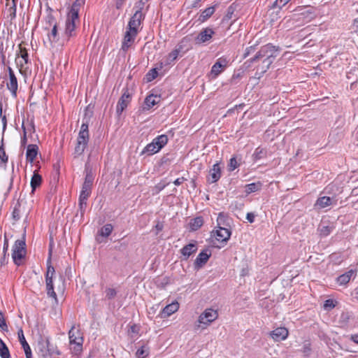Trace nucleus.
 <instances>
[{"label":"nucleus","instance_id":"nucleus-1","mask_svg":"<svg viewBox=\"0 0 358 358\" xmlns=\"http://www.w3.org/2000/svg\"><path fill=\"white\" fill-rule=\"evenodd\" d=\"M144 5L145 3L142 0L136 3L135 7L137 9L128 22L121 48L124 52L127 51L133 45L138 34L141 29V25L145 18V15L142 13Z\"/></svg>","mask_w":358,"mask_h":358},{"label":"nucleus","instance_id":"nucleus-2","mask_svg":"<svg viewBox=\"0 0 358 358\" xmlns=\"http://www.w3.org/2000/svg\"><path fill=\"white\" fill-rule=\"evenodd\" d=\"M85 4V0H76L67 15L65 29L62 36V44L68 42L71 37L76 35V28L80 22L79 12L80 8Z\"/></svg>","mask_w":358,"mask_h":358},{"label":"nucleus","instance_id":"nucleus-3","mask_svg":"<svg viewBox=\"0 0 358 358\" xmlns=\"http://www.w3.org/2000/svg\"><path fill=\"white\" fill-rule=\"evenodd\" d=\"M278 51V47L273 45L271 43H268L261 47L255 56L250 59L251 62L262 59V65L257 67V71H260V73H256V75H258L259 78L270 68V66L273 62L274 59L276 57V52Z\"/></svg>","mask_w":358,"mask_h":358},{"label":"nucleus","instance_id":"nucleus-4","mask_svg":"<svg viewBox=\"0 0 358 358\" xmlns=\"http://www.w3.org/2000/svg\"><path fill=\"white\" fill-rule=\"evenodd\" d=\"M89 125L87 122L81 124L80 131L76 140V144L73 152L74 158H78L83 155L89 142Z\"/></svg>","mask_w":358,"mask_h":358},{"label":"nucleus","instance_id":"nucleus-5","mask_svg":"<svg viewBox=\"0 0 358 358\" xmlns=\"http://www.w3.org/2000/svg\"><path fill=\"white\" fill-rule=\"evenodd\" d=\"M218 317L217 310L212 308L206 309L198 317L195 324V329H206L210 324Z\"/></svg>","mask_w":358,"mask_h":358},{"label":"nucleus","instance_id":"nucleus-6","mask_svg":"<svg viewBox=\"0 0 358 358\" xmlns=\"http://www.w3.org/2000/svg\"><path fill=\"white\" fill-rule=\"evenodd\" d=\"M25 236L24 235L22 239L17 240L12 250V257L13 262L17 266H20L22 263V259L26 255V243H25Z\"/></svg>","mask_w":358,"mask_h":358},{"label":"nucleus","instance_id":"nucleus-7","mask_svg":"<svg viewBox=\"0 0 358 358\" xmlns=\"http://www.w3.org/2000/svg\"><path fill=\"white\" fill-rule=\"evenodd\" d=\"M69 343L71 345H75L73 352L75 354L80 353L83 350V337L80 329L75 327L69 331Z\"/></svg>","mask_w":358,"mask_h":358},{"label":"nucleus","instance_id":"nucleus-8","mask_svg":"<svg viewBox=\"0 0 358 358\" xmlns=\"http://www.w3.org/2000/svg\"><path fill=\"white\" fill-rule=\"evenodd\" d=\"M38 347V353L43 358H52L55 355H60L59 352L50 344L48 338L39 341Z\"/></svg>","mask_w":358,"mask_h":358},{"label":"nucleus","instance_id":"nucleus-9","mask_svg":"<svg viewBox=\"0 0 358 358\" xmlns=\"http://www.w3.org/2000/svg\"><path fill=\"white\" fill-rule=\"evenodd\" d=\"M55 268L52 266H48V269L45 275V284L48 296L54 299L55 301L57 302V294L55 292L53 285V276L55 275Z\"/></svg>","mask_w":358,"mask_h":358},{"label":"nucleus","instance_id":"nucleus-10","mask_svg":"<svg viewBox=\"0 0 358 358\" xmlns=\"http://www.w3.org/2000/svg\"><path fill=\"white\" fill-rule=\"evenodd\" d=\"M92 187L87 185H82V189L79 196V210L80 212V216L83 217L85 214V209L87 207V201L88 198L92 194Z\"/></svg>","mask_w":358,"mask_h":358},{"label":"nucleus","instance_id":"nucleus-11","mask_svg":"<svg viewBox=\"0 0 358 358\" xmlns=\"http://www.w3.org/2000/svg\"><path fill=\"white\" fill-rule=\"evenodd\" d=\"M293 14V20H302L303 23H307L313 18V12L309 7H298Z\"/></svg>","mask_w":358,"mask_h":358},{"label":"nucleus","instance_id":"nucleus-12","mask_svg":"<svg viewBox=\"0 0 358 358\" xmlns=\"http://www.w3.org/2000/svg\"><path fill=\"white\" fill-rule=\"evenodd\" d=\"M215 31L210 27H206L203 29L195 38V43L201 45L206 43H209L213 36L215 35Z\"/></svg>","mask_w":358,"mask_h":358},{"label":"nucleus","instance_id":"nucleus-13","mask_svg":"<svg viewBox=\"0 0 358 358\" xmlns=\"http://www.w3.org/2000/svg\"><path fill=\"white\" fill-rule=\"evenodd\" d=\"M189 41V39L187 37H184L180 42L177 45L176 48L172 50L167 56V62L168 64L175 62L178 58L179 53L182 51L185 43Z\"/></svg>","mask_w":358,"mask_h":358},{"label":"nucleus","instance_id":"nucleus-14","mask_svg":"<svg viewBox=\"0 0 358 358\" xmlns=\"http://www.w3.org/2000/svg\"><path fill=\"white\" fill-rule=\"evenodd\" d=\"M217 228L213 231V236L218 242L226 243L230 238L231 231L224 227H217Z\"/></svg>","mask_w":358,"mask_h":358},{"label":"nucleus","instance_id":"nucleus-15","mask_svg":"<svg viewBox=\"0 0 358 358\" xmlns=\"http://www.w3.org/2000/svg\"><path fill=\"white\" fill-rule=\"evenodd\" d=\"M8 71L9 80L7 82L6 86H7L8 90L11 92V94L14 97H16L17 90V87H18L17 80L14 73V71L10 66L8 67Z\"/></svg>","mask_w":358,"mask_h":358},{"label":"nucleus","instance_id":"nucleus-16","mask_svg":"<svg viewBox=\"0 0 358 358\" xmlns=\"http://www.w3.org/2000/svg\"><path fill=\"white\" fill-rule=\"evenodd\" d=\"M131 94L128 89H124L120 99L118 101L116 107V111L118 114H121L123 110L127 107V105L131 101Z\"/></svg>","mask_w":358,"mask_h":358},{"label":"nucleus","instance_id":"nucleus-17","mask_svg":"<svg viewBox=\"0 0 358 358\" xmlns=\"http://www.w3.org/2000/svg\"><path fill=\"white\" fill-rule=\"evenodd\" d=\"M270 336L275 342L285 340L289 336V331L285 327H278L270 332Z\"/></svg>","mask_w":358,"mask_h":358},{"label":"nucleus","instance_id":"nucleus-18","mask_svg":"<svg viewBox=\"0 0 358 358\" xmlns=\"http://www.w3.org/2000/svg\"><path fill=\"white\" fill-rule=\"evenodd\" d=\"M228 61L226 58L220 57L216 62L213 65L210 71V73L214 78L217 77L220 74L224 69L227 67Z\"/></svg>","mask_w":358,"mask_h":358},{"label":"nucleus","instance_id":"nucleus-19","mask_svg":"<svg viewBox=\"0 0 358 358\" xmlns=\"http://www.w3.org/2000/svg\"><path fill=\"white\" fill-rule=\"evenodd\" d=\"M336 203V200L334 197L324 196L319 197L314 206L316 208L322 209Z\"/></svg>","mask_w":358,"mask_h":358},{"label":"nucleus","instance_id":"nucleus-20","mask_svg":"<svg viewBox=\"0 0 358 358\" xmlns=\"http://www.w3.org/2000/svg\"><path fill=\"white\" fill-rule=\"evenodd\" d=\"M210 256L211 252L208 250L201 251L194 261L195 268H199L202 267L208 262Z\"/></svg>","mask_w":358,"mask_h":358},{"label":"nucleus","instance_id":"nucleus-21","mask_svg":"<svg viewBox=\"0 0 358 358\" xmlns=\"http://www.w3.org/2000/svg\"><path fill=\"white\" fill-rule=\"evenodd\" d=\"M221 177V169L219 163L215 164L210 169L208 181L210 183L216 182Z\"/></svg>","mask_w":358,"mask_h":358},{"label":"nucleus","instance_id":"nucleus-22","mask_svg":"<svg viewBox=\"0 0 358 358\" xmlns=\"http://www.w3.org/2000/svg\"><path fill=\"white\" fill-rule=\"evenodd\" d=\"M357 270L356 269H350L348 271L345 272V273L340 275L336 278V282L340 285H347L351 278L353 277L354 278L356 276Z\"/></svg>","mask_w":358,"mask_h":358},{"label":"nucleus","instance_id":"nucleus-23","mask_svg":"<svg viewBox=\"0 0 358 358\" xmlns=\"http://www.w3.org/2000/svg\"><path fill=\"white\" fill-rule=\"evenodd\" d=\"M197 251V245L196 243H191L185 245L181 250L180 252L183 256V259L187 260L191 255Z\"/></svg>","mask_w":358,"mask_h":358},{"label":"nucleus","instance_id":"nucleus-24","mask_svg":"<svg viewBox=\"0 0 358 358\" xmlns=\"http://www.w3.org/2000/svg\"><path fill=\"white\" fill-rule=\"evenodd\" d=\"M38 151V148L35 144H30L27 146L26 158L28 162L32 163L36 159Z\"/></svg>","mask_w":358,"mask_h":358},{"label":"nucleus","instance_id":"nucleus-25","mask_svg":"<svg viewBox=\"0 0 358 358\" xmlns=\"http://www.w3.org/2000/svg\"><path fill=\"white\" fill-rule=\"evenodd\" d=\"M179 308V303L177 301L172 302L166 305L162 310V313L164 315L162 317H169L178 311Z\"/></svg>","mask_w":358,"mask_h":358},{"label":"nucleus","instance_id":"nucleus-26","mask_svg":"<svg viewBox=\"0 0 358 358\" xmlns=\"http://www.w3.org/2000/svg\"><path fill=\"white\" fill-rule=\"evenodd\" d=\"M216 8V5L210 6L208 8H206L204 9L200 14L198 21L200 23H203L206 22L207 20H208L213 14L215 13Z\"/></svg>","mask_w":358,"mask_h":358},{"label":"nucleus","instance_id":"nucleus-27","mask_svg":"<svg viewBox=\"0 0 358 358\" xmlns=\"http://www.w3.org/2000/svg\"><path fill=\"white\" fill-rule=\"evenodd\" d=\"M159 99H160V97L157 95H154V94L148 95L145 99V108L147 110L150 109L152 107H153L154 106H155L156 104L158 103V102L159 101Z\"/></svg>","mask_w":358,"mask_h":358},{"label":"nucleus","instance_id":"nucleus-28","mask_svg":"<svg viewBox=\"0 0 358 358\" xmlns=\"http://www.w3.org/2000/svg\"><path fill=\"white\" fill-rule=\"evenodd\" d=\"M6 1V6H8V8H7L8 17L10 18V20H13L16 17V7L17 0H12L11 2H10V0Z\"/></svg>","mask_w":358,"mask_h":358},{"label":"nucleus","instance_id":"nucleus-29","mask_svg":"<svg viewBox=\"0 0 358 358\" xmlns=\"http://www.w3.org/2000/svg\"><path fill=\"white\" fill-rule=\"evenodd\" d=\"M203 217L199 216L190 220L189 225L192 231H196L203 225Z\"/></svg>","mask_w":358,"mask_h":358},{"label":"nucleus","instance_id":"nucleus-30","mask_svg":"<svg viewBox=\"0 0 358 358\" xmlns=\"http://www.w3.org/2000/svg\"><path fill=\"white\" fill-rule=\"evenodd\" d=\"M152 141L158 149L161 150L168 142V137L165 134L159 135L155 138Z\"/></svg>","mask_w":358,"mask_h":358},{"label":"nucleus","instance_id":"nucleus-31","mask_svg":"<svg viewBox=\"0 0 358 358\" xmlns=\"http://www.w3.org/2000/svg\"><path fill=\"white\" fill-rule=\"evenodd\" d=\"M42 182V177L38 173L34 172L31 180V192H34Z\"/></svg>","mask_w":358,"mask_h":358},{"label":"nucleus","instance_id":"nucleus-32","mask_svg":"<svg viewBox=\"0 0 358 358\" xmlns=\"http://www.w3.org/2000/svg\"><path fill=\"white\" fill-rule=\"evenodd\" d=\"M85 173L86 174H85V180H84V182L83 185L92 187L93 182L94 180V176L92 173V170L89 169L87 168V165L85 166Z\"/></svg>","mask_w":358,"mask_h":358},{"label":"nucleus","instance_id":"nucleus-33","mask_svg":"<svg viewBox=\"0 0 358 358\" xmlns=\"http://www.w3.org/2000/svg\"><path fill=\"white\" fill-rule=\"evenodd\" d=\"M20 52L21 55V59L19 60V57L15 59L16 63L20 64L21 66H23L24 64H27L28 62V52L25 48H22L21 45H20Z\"/></svg>","mask_w":358,"mask_h":358},{"label":"nucleus","instance_id":"nucleus-34","mask_svg":"<svg viewBox=\"0 0 358 358\" xmlns=\"http://www.w3.org/2000/svg\"><path fill=\"white\" fill-rule=\"evenodd\" d=\"M17 334H18V338H19V341L24 350V352H28V351H31V348L28 344V343L27 342L26 339H25V337L24 336V333H23V330L22 329H20L18 330V332H17Z\"/></svg>","mask_w":358,"mask_h":358},{"label":"nucleus","instance_id":"nucleus-35","mask_svg":"<svg viewBox=\"0 0 358 358\" xmlns=\"http://www.w3.org/2000/svg\"><path fill=\"white\" fill-rule=\"evenodd\" d=\"M262 187L261 182H258L257 183L252 182L248 184L245 186V192L246 194H250L252 192H257Z\"/></svg>","mask_w":358,"mask_h":358},{"label":"nucleus","instance_id":"nucleus-36","mask_svg":"<svg viewBox=\"0 0 358 358\" xmlns=\"http://www.w3.org/2000/svg\"><path fill=\"white\" fill-rule=\"evenodd\" d=\"M160 150L157 148L156 145L152 141L150 143L148 144L143 149V153H147L150 155L155 154L158 152Z\"/></svg>","mask_w":358,"mask_h":358},{"label":"nucleus","instance_id":"nucleus-37","mask_svg":"<svg viewBox=\"0 0 358 358\" xmlns=\"http://www.w3.org/2000/svg\"><path fill=\"white\" fill-rule=\"evenodd\" d=\"M113 229L112 224H106L101 228L99 233L103 237H108L112 233Z\"/></svg>","mask_w":358,"mask_h":358},{"label":"nucleus","instance_id":"nucleus-38","mask_svg":"<svg viewBox=\"0 0 358 358\" xmlns=\"http://www.w3.org/2000/svg\"><path fill=\"white\" fill-rule=\"evenodd\" d=\"M0 356L1 358H10V352L8 347L0 338Z\"/></svg>","mask_w":358,"mask_h":358},{"label":"nucleus","instance_id":"nucleus-39","mask_svg":"<svg viewBox=\"0 0 358 358\" xmlns=\"http://www.w3.org/2000/svg\"><path fill=\"white\" fill-rule=\"evenodd\" d=\"M301 352L305 357H310L312 352V349L311 343L309 341H305L303 342Z\"/></svg>","mask_w":358,"mask_h":358},{"label":"nucleus","instance_id":"nucleus-40","mask_svg":"<svg viewBox=\"0 0 358 358\" xmlns=\"http://www.w3.org/2000/svg\"><path fill=\"white\" fill-rule=\"evenodd\" d=\"M48 38L51 42L58 41L59 36H58L57 24H54V26H52V29L51 31L48 34Z\"/></svg>","mask_w":358,"mask_h":358},{"label":"nucleus","instance_id":"nucleus-41","mask_svg":"<svg viewBox=\"0 0 358 358\" xmlns=\"http://www.w3.org/2000/svg\"><path fill=\"white\" fill-rule=\"evenodd\" d=\"M20 208H21V202L20 201H17L14 207L13 213H12L13 218L15 220H18L20 218V214H21Z\"/></svg>","mask_w":358,"mask_h":358},{"label":"nucleus","instance_id":"nucleus-42","mask_svg":"<svg viewBox=\"0 0 358 358\" xmlns=\"http://www.w3.org/2000/svg\"><path fill=\"white\" fill-rule=\"evenodd\" d=\"M266 157V151L263 148H257L254 154H253V157L255 159V160H259L260 159H262L264 157Z\"/></svg>","mask_w":358,"mask_h":358},{"label":"nucleus","instance_id":"nucleus-43","mask_svg":"<svg viewBox=\"0 0 358 358\" xmlns=\"http://www.w3.org/2000/svg\"><path fill=\"white\" fill-rule=\"evenodd\" d=\"M333 230V227L331 226H322L320 229V235L322 236H327L328 235H329L331 231Z\"/></svg>","mask_w":358,"mask_h":358},{"label":"nucleus","instance_id":"nucleus-44","mask_svg":"<svg viewBox=\"0 0 358 358\" xmlns=\"http://www.w3.org/2000/svg\"><path fill=\"white\" fill-rule=\"evenodd\" d=\"M45 29H49L52 25L54 26V24H57L55 18L52 14H48L45 17Z\"/></svg>","mask_w":358,"mask_h":358},{"label":"nucleus","instance_id":"nucleus-45","mask_svg":"<svg viewBox=\"0 0 358 358\" xmlns=\"http://www.w3.org/2000/svg\"><path fill=\"white\" fill-rule=\"evenodd\" d=\"M157 76H158V72L156 69H152L151 70H150L148 71V73L146 75L147 79L148 81H151V80H154L155 78H156L157 77Z\"/></svg>","mask_w":358,"mask_h":358},{"label":"nucleus","instance_id":"nucleus-46","mask_svg":"<svg viewBox=\"0 0 358 358\" xmlns=\"http://www.w3.org/2000/svg\"><path fill=\"white\" fill-rule=\"evenodd\" d=\"M148 355V352L144 349V347L142 346L141 348L138 349L136 352V356L137 358H145Z\"/></svg>","mask_w":358,"mask_h":358},{"label":"nucleus","instance_id":"nucleus-47","mask_svg":"<svg viewBox=\"0 0 358 358\" xmlns=\"http://www.w3.org/2000/svg\"><path fill=\"white\" fill-rule=\"evenodd\" d=\"M105 292H106V296L108 299H112L115 298V296L117 295V292L113 288H107L106 289Z\"/></svg>","mask_w":358,"mask_h":358},{"label":"nucleus","instance_id":"nucleus-48","mask_svg":"<svg viewBox=\"0 0 358 358\" xmlns=\"http://www.w3.org/2000/svg\"><path fill=\"white\" fill-rule=\"evenodd\" d=\"M0 159L3 163H7L8 161V157L5 152L3 144L0 146Z\"/></svg>","mask_w":358,"mask_h":358},{"label":"nucleus","instance_id":"nucleus-49","mask_svg":"<svg viewBox=\"0 0 358 358\" xmlns=\"http://www.w3.org/2000/svg\"><path fill=\"white\" fill-rule=\"evenodd\" d=\"M59 285L57 286L58 292L63 293L65 289V279L62 275H59Z\"/></svg>","mask_w":358,"mask_h":358},{"label":"nucleus","instance_id":"nucleus-50","mask_svg":"<svg viewBox=\"0 0 358 358\" xmlns=\"http://www.w3.org/2000/svg\"><path fill=\"white\" fill-rule=\"evenodd\" d=\"M238 166H239V164L237 162L236 157L231 158L230 161H229V170L234 171Z\"/></svg>","mask_w":358,"mask_h":358},{"label":"nucleus","instance_id":"nucleus-51","mask_svg":"<svg viewBox=\"0 0 358 358\" xmlns=\"http://www.w3.org/2000/svg\"><path fill=\"white\" fill-rule=\"evenodd\" d=\"M0 328L3 331H8V326L5 320V317L1 312H0Z\"/></svg>","mask_w":358,"mask_h":358},{"label":"nucleus","instance_id":"nucleus-52","mask_svg":"<svg viewBox=\"0 0 358 358\" xmlns=\"http://www.w3.org/2000/svg\"><path fill=\"white\" fill-rule=\"evenodd\" d=\"M335 307V303L333 299H327L324 301V308L326 310H330Z\"/></svg>","mask_w":358,"mask_h":358},{"label":"nucleus","instance_id":"nucleus-53","mask_svg":"<svg viewBox=\"0 0 358 358\" xmlns=\"http://www.w3.org/2000/svg\"><path fill=\"white\" fill-rule=\"evenodd\" d=\"M224 221L225 217L222 213H220L217 219V227H222V225H224Z\"/></svg>","mask_w":358,"mask_h":358},{"label":"nucleus","instance_id":"nucleus-54","mask_svg":"<svg viewBox=\"0 0 358 358\" xmlns=\"http://www.w3.org/2000/svg\"><path fill=\"white\" fill-rule=\"evenodd\" d=\"M351 31L358 33V17L354 20L353 24L350 27Z\"/></svg>","mask_w":358,"mask_h":358},{"label":"nucleus","instance_id":"nucleus-55","mask_svg":"<svg viewBox=\"0 0 358 358\" xmlns=\"http://www.w3.org/2000/svg\"><path fill=\"white\" fill-rule=\"evenodd\" d=\"M234 12V8L231 6H229L227 9V13L225 17L227 18L228 20L231 19Z\"/></svg>","mask_w":358,"mask_h":358},{"label":"nucleus","instance_id":"nucleus-56","mask_svg":"<svg viewBox=\"0 0 358 358\" xmlns=\"http://www.w3.org/2000/svg\"><path fill=\"white\" fill-rule=\"evenodd\" d=\"M13 176H11L10 178L9 185H8L7 191L5 192V196H7L9 194L10 190L13 188Z\"/></svg>","mask_w":358,"mask_h":358},{"label":"nucleus","instance_id":"nucleus-57","mask_svg":"<svg viewBox=\"0 0 358 358\" xmlns=\"http://www.w3.org/2000/svg\"><path fill=\"white\" fill-rule=\"evenodd\" d=\"M255 215L252 213H248L246 215V219L250 223H252L255 221Z\"/></svg>","mask_w":358,"mask_h":358},{"label":"nucleus","instance_id":"nucleus-58","mask_svg":"<svg viewBox=\"0 0 358 358\" xmlns=\"http://www.w3.org/2000/svg\"><path fill=\"white\" fill-rule=\"evenodd\" d=\"M125 3V0H116L115 7L117 9H121Z\"/></svg>","mask_w":358,"mask_h":358},{"label":"nucleus","instance_id":"nucleus-59","mask_svg":"<svg viewBox=\"0 0 358 358\" xmlns=\"http://www.w3.org/2000/svg\"><path fill=\"white\" fill-rule=\"evenodd\" d=\"M254 50H255V48L253 46L247 48L244 52L243 57L246 58L250 54L251 51H253Z\"/></svg>","mask_w":358,"mask_h":358},{"label":"nucleus","instance_id":"nucleus-60","mask_svg":"<svg viewBox=\"0 0 358 358\" xmlns=\"http://www.w3.org/2000/svg\"><path fill=\"white\" fill-rule=\"evenodd\" d=\"M130 333L138 334V327L136 324H133L130 327L129 330Z\"/></svg>","mask_w":358,"mask_h":358},{"label":"nucleus","instance_id":"nucleus-61","mask_svg":"<svg viewBox=\"0 0 358 358\" xmlns=\"http://www.w3.org/2000/svg\"><path fill=\"white\" fill-rule=\"evenodd\" d=\"M184 181H185L184 178H178L173 181V183L175 185L178 186V185H181Z\"/></svg>","mask_w":358,"mask_h":358},{"label":"nucleus","instance_id":"nucleus-62","mask_svg":"<svg viewBox=\"0 0 358 358\" xmlns=\"http://www.w3.org/2000/svg\"><path fill=\"white\" fill-rule=\"evenodd\" d=\"M22 128L23 129V138H22V141L23 143H25L26 141H27V131H26V128H25V127L24 125V122L22 123Z\"/></svg>","mask_w":358,"mask_h":358},{"label":"nucleus","instance_id":"nucleus-63","mask_svg":"<svg viewBox=\"0 0 358 358\" xmlns=\"http://www.w3.org/2000/svg\"><path fill=\"white\" fill-rule=\"evenodd\" d=\"M282 6H280V1L278 0H275L272 6H271V8H281Z\"/></svg>","mask_w":358,"mask_h":358},{"label":"nucleus","instance_id":"nucleus-64","mask_svg":"<svg viewBox=\"0 0 358 358\" xmlns=\"http://www.w3.org/2000/svg\"><path fill=\"white\" fill-rule=\"evenodd\" d=\"M351 340L355 343H358V334L351 335Z\"/></svg>","mask_w":358,"mask_h":358}]
</instances>
